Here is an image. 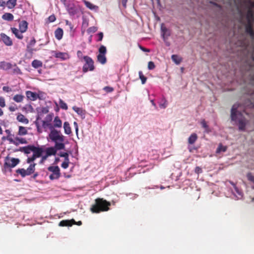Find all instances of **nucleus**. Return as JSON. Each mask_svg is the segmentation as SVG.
<instances>
[{"label": "nucleus", "instance_id": "f257e3e1", "mask_svg": "<svg viewBox=\"0 0 254 254\" xmlns=\"http://www.w3.org/2000/svg\"><path fill=\"white\" fill-rule=\"evenodd\" d=\"M111 205V202L107 201L103 198H97L95 199L94 204L91 205L90 211L93 213L107 211L110 209L109 207Z\"/></svg>", "mask_w": 254, "mask_h": 254}, {"label": "nucleus", "instance_id": "f03ea898", "mask_svg": "<svg viewBox=\"0 0 254 254\" xmlns=\"http://www.w3.org/2000/svg\"><path fill=\"white\" fill-rule=\"evenodd\" d=\"M28 22L25 20H22L19 23V29L15 27H11V31L15 36L18 39L23 38V33L25 32L28 29Z\"/></svg>", "mask_w": 254, "mask_h": 254}, {"label": "nucleus", "instance_id": "7ed1b4c3", "mask_svg": "<svg viewBox=\"0 0 254 254\" xmlns=\"http://www.w3.org/2000/svg\"><path fill=\"white\" fill-rule=\"evenodd\" d=\"M83 59L85 62L82 67V71L86 73L89 71H93L95 69L94 61L89 56H85L83 57Z\"/></svg>", "mask_w": 254, "mask_h": 254}, {"label": "nucleus", "instance_id": "20e7f679", "mask_svg": "<svg viewBox=\"0 0 254 254\" xmlns=\"http://www.w3.org/2000/svg\"><path fill=\"white\" fill-rule=\"evenodd\" d=\"M49 136L50 139L55 142H64V136L61 134V131L55 128H51Z\"/></svg>", "mask_w": 254, "mask_h": 254}, {"label": "nucleus", "instance_id": "39448f33", "mask_svg": "<svg viewBox=\"0 0 254 254\" xmlns=\"http://www.w3.org/2000/svg\"><path fill=\"white\" fill-rule=\"evenodd\" d=\"M36 165V164L34 163L31 164L26 170L24 168L18 169L16 171V172L20 174L22 178L26 176H29L34 173Z\"/></svg>", "mask_w": 254, "mask_h": 254}, {"label": "nucleus", "instance_id": "423d86ee", "mask_svg": "<svg viewBox=\"0 0 254 254\" xmlns=\"http://www.w3.org/2000/svg\"><path fill=\"white\" fill-rule=\"evenodd\" d=\"M48 170L52 173L49 176L51 180L58 179L61 176L60 169L58 166H49Z\"/></svg>", "mask_w": 254, "mask_h": 254}, {"label": "nucleus", "instance_id": "0eeeda50", "mask_svg": "<svg viewBox=\"0 0 254 254\" xmlns=\"http://www.w3.org/2000/svg\"><path fill=\"white\" fill-rule=\"evenodd\" d=\"M19 161L17 158H10L7 156L5 159L4 167L5 168H13L19 163Z\"/></svg>", "mask_w": 254, "mask_h": 254}, {"label": "nucleus", "instance_id": "6e6552de", "mask_svg": "<svg viewBox=\"0 0 254 254\" xmlns=\"http://www.w3.org/2000/svg\"><path fill=\"white\" fill-rule=\"evenodd\" d=\"M73 224L80 226L82 225V222L81 221L76 222L73 219L71 220H63L60 222L59 225L61 227H64L71 226Z\"/></svg>", "mask_w": 254, "mask_h": 254}, {"label": "nucleus", "instance_id": "1a4fd4ad", "mask_svg": "<svg viewBox=\"0 0 254 254\" xmlns=\"http://www.w3.org/2000/svg\"><path fill=\"white\" fill-rule=\"evenodd\" d=\"M0 40L7 46H11L13 45L12 39L5 33L0 34Z\"/></svg>", "mask_w": 254, "mask_h": 254}, {"label": "nucleus", "instance_id": "9d476101", "mask_svg": "<svg viewBox=\"0 0 254 254\" xmlns=\"http://www.w3.org/2000/svg\"><path fill=\"white\" fill-rule=\"evenodd\" d=\"M25 94L27 99L31 101H35L37 99H41L39 95L35 92L31 91H27Z\"/></svg>", "mask_w": 254, "mask_h": 254}, {"label": "nucleus", "instance_id": "9b49d317", "mask_svg": "<svg viewBox=\"0 0 254 254\" xmlns=\"http://www.w3.org/2000/svg\"><path fill=\"white\" fill-rule=\"evenodd\" d=\"M44 150L42 148L33 146L32 149V152H33V155L35 156L37 158L41 157L43 152Z\"/></svg>", "mask_w": 254, "mask_h": 254}, {"label": "nucleus", "instance_id": "f8f14e48", "mask_svg": "<svg viewBox=\"0 0 254 254\" xmlns=\"http://www.w3.org/2000/svg\"><path fill=\"white\" fill-rule=\"evenodd\" d=\"M62 127V121L58 116L55 117L53 121V125L51 128H61Z\"/></svg>", "mask_w": 254, "mask_h": 254}, {"label": "nucleus", "instance_id": "ddd939ff", "mask_svg": "<svg viewBox=\"0 0 254 254\" xmlns=\"http://www.w3.org/2000/svg\"><path fill=\"white\" fill-rule=\"evenodd\" d=\"M46 121H42V126L44 127H49L51 129V126L52 125L50 123V122L52 120V115L49 114L46 117Z\"/></svg>", "mask_w": 254, "mask_h": 254}, {"label": "nucleus", "instance_id": "4468645a", "mask_svg": "<svg viewBox=\"0 0 254 254\" xmlns=\"http://www.w3.org/2000/svg\"><path fill=\"white\" fill-rule=\"evenodd\" d=\"M246 32L252 37L254 36V31L251 22L249 20L248 23L246 26Z\"/></svg>", "mask_w": 254, "mask_h": 254}, {"label": "nucleus", "instance_id": "2eb2a0df", "mask_svg": "<svg viewBox=\"0 0 254 254\" xmlns=\"http://www.w3.org/2000/svg\"><path fill=\"white\" fill-rule=\"evenodd\" d=\"M12 67V64L5 62H0V69L7 70Z\"/></svg>", "mask_w": 254, "mask_h": 254}, {"label": "nucleus", "instance_id": "dca6fc26", "mask_svg": "<svg viewBox=\"0 0 254 254\" xmlns=\"http://www.w3.org/2000/svg\"><path fill=\"white\" fill-rule=\"evenodd\" d=\"M238 106L236 104L234 105L231 109V118L232 121H236L237 119V108Z\"/></svg>", "mask_w": 254, "mask_h": 254}, {"label": "nucleus", "instance_id": "f3484780", "mask_svg": "<svg viewBox=\"0 0 254 254\" xmlns=\"http://www.w3.org/2000/svg\"><path fill=\"white\" fill-rule=\"evenodd\" d=\"M63 34L64 31L61 28H58L55 31V36L58 40H60L63 38Z\"/></svg>", "mask_w": 254, "mask_h": 254}, {"label": "nucleus", "instance_id": "a211bd4d", "mask_svg": "<svg viewBox=\"0 0 254 254\" xmlns=\"http://www.w3.org/2000/svg\"><path fill=\"white\" fill-rule=\"evenodd\" d=\"M55 57L62 60H65L69 59V55L66 53L58 52L56 53Z\"/></svg>", "mask_w": 254, "mask_h": 254}, {"label": "nucleus", "instance_id": "6ab92c4d", "mask_svg": "<svg viewBox=\"0 0 254 254\" xmlns=\"http://www.w3.org/2000/svg\"><path fill=\"white\" fill-rule=\"evenodd\" d=\"M18 121L19 122L28 124L29 123V120L27 119L23 115L19 114L16 118Z\"/></svg>", "mask_w": 254, "mask_h": 254}, {"label": "nucleus", "instance_id": "aec40b11", "mask_svg": "<svg viewBox=\"0 0 254 254\" xmlns=\"http://www.w3.org/2000/svg\"><path fill=\"white\" fill-rule=\"evenodd\" d=\"M57 153L56 149L54 147H48L46 150V155L47 156L56 155Z\"/></svg>", "mask_w": 254, "mask_h": 254}, {"label": "nucleus", "instance_id": "412c9836", "mask_svg": "<svg viewBox=\"0 0 254 254\" xmlns=\"http://www.w3.org/2000/svg\"><path fill=\"white\" fill-rule=\"evenodd\" d=\"M33 146L34 145H28L27 146L22 147L20 148L19 151L28 154L32 152V149L33 148Z\"/></svg>", "mask_w": 254, "mask_h": 254}, {"label": "nucleus", "instance_id": "4be33fe9", "mask_svg": "<svg viewBox=\"0 0 254 254\" xmlns=\"http://www.w3.org/2000/svg\"><path fill=\"white\" fill-rule=\"evenodd\" d=\"M64 133L66 134H70L72 132L70 125L67 122H65L64 123Z\"/></svg>", "mask_w": 254, "mask_h": 254}, {"label": "nucleus", "instance_id": "5701e85b", "mask_svg": "<svg viewBox=\"0 0 254 254\" xmlns=\"http://www.w3.org/2000/svg\"><path fill=\"white\" fill-rule=\"evenodd\" d=\"M83 2L85 6L88 7L89 9L91 10L97 9H98V6L95 5H94L92 3L89 1H88L86 0H83Z\"/></svg>", "mask_w": 254, "mask_h": 254}, {"label": "nucleus", "instance_id": "b1692460", "mask_svg": "<svg viewBox=\"0 0 254 254\" xmlns=\"http://www.w3.org/2000/svg\"><path fill=\"white\" fill-rule=\"evenodd\" d=\"M97 57L98 62L101 64H104L106 63L107 59L105 55L98 54Z\"/></svg>", "mask_w": 254, "mask_h": 254}, {"label": "nucleus", "instance_id": "393cba45", "mask_svg": "<svg viewBox=\"0 0 254 254\" xmlns=\"http://www.w3.org/2000/svg\"><path fill=\"white\" fill-rule=\"evenodd\" d=\"M10 69L12 74H22V73L20 69L15 64L12 65V67Z\"/></svg>", "mask_w": 254, "mask_h": 254}, {"label": "nucleus", "instance_id": "a878e982", "mask_svg": "<svg viewBox=\"0 0 254 254\" xmlns=\"http://www.w3.org/2000/svg\"><path fill=\"white\" fill-rule=\"evenodd\" d=\"M24 99V96L21 94H16L13 97V100L17 103L22 102Z\"/></svg>", "mask_w": 254, "mask_h": 254}, {"label": "nucleus", "instance_id": "bb28decb", "mask_svg": "<svg viewBox=\"0 0 254 254\" xmlns=\"http://www.w3.org/2000/svg\"><path fill=\"white\" fill-rule=\"evenodd\" d=\"M172 61L177 64H179L182 61V58L177 55H173L171 56Z\"/></svg>", "mask_w": 254, "mask_h": 254}, {"label": "nucleus", "instance_id": "cd10ccee", "mask_svg": "<svg viewBox=\"0 0 254 254\" xmlns=\"http://www.w3.org/2000/svg\"><path fill=\"white\" fill-rule=\"evenodd\" d=\"M2 18L3 20L11 21L13 20L14 16L13 15L10 13H5L2 16Z\"/></svg>", "mask_w": 254, "mask_h": 254}, {"label": "nucleus", "instance_id": "c85d7f7f", "mask_svg": "<svg viewBox=\"0 0 254 254\" xmlns=\"http://www.w3.org/2000/svg\"><path fill=\"white\" fill-rule=\"evenodd\" d=\"M197 139V135L196 133H193L190 135L188 139V143L190 144H193Z\"/></svg>", "mask_w": 254, "mask_h": 254}, {"label": "nucleus", "instance_id": "c756f323", "mask_svg": "<svg viewBox=\"0 0 254 254\" xmlns=\"http://www.w3.org/2000/svg\"><path fill=\"white\" fill-rule=\"evenodd\" d=\"M17 0H8L6 2V5L9 9L13 8L16 5Z\"/></svg>", "mask_w": 254, "mask_h": 254}, {"label": "nucleus", "instance_id": "7c9ffc66", "mask_svg": "<svg viewBox=\"0 0 254 254\" xmlns=\"http://www.w3.org/2000/svg\"><path fill=\"white\" fill-rule=\"evenodd\" d=\"M246 121L245 119H241L239 121V128L241 130H245L246 127Z\"/></svg>", "mask_w": 254, "mask_h": 254}, {"label": "nucleus", "instance_id": "2f4dec72", "mask_svg": "<svg viewBox=\"0 0 254 254\" xmlns=\"http://www.w3.org/2000/svg\"><path fill=\"white\" fill-rule=\"evenodd\" d=\"M54 147L56 149V151L57 150L64 149L65 148V145L63 142H58V141H57L55 142V145Z\"/></svg>", "mask_w": 254, "mask_h": 254}, {"label": "nucleus", "instance_id": "473e14b6", "mask_svg": "<svg viewBox=\"0 0 254 254\" xmlns=\"http://www.w3.org/2000/svg\"><path fill=\"white\" fill-rule=\"evenodd\" d=\"M32 66L35 68L41 67L42 66V62L40 61L35 60L32 62Z\"/></svg>", "mask_w": 254, "mask_h": 254}, {"label": "nucleus", "instance_id": "72a5a7b5", "mask_svg": "<svg viewBox=\"0 0 254 254\" xmlns=\"http://www.w3.org/2000/svg\"><path fill=\"white\" fill-rule=\"evenodd\" d=\"M72 109L79 115L83 116L84 115V110L79 107H77L76 106H73L72 107Z\"/></svg>", "mask_w": 254, "mask_h": 254}, {"label": "nucleus", "instance_id": "f704fd0d", "mask_svg": "<svg viewBox=\"0 0 254 254\" xmlns=\"http://www.w3.org/2000/svg\"><path fill=\"white\" fill-rule=\"evenodd\" d=\"M65 24L66 25L68 26L69 28L70 29V33L72 35V36H73L75 31L73 25L68 20L65 21Z\"/></svg>", "mask_w": 254, "mask_h": 254}, {"label": "nucleus", "instance_id": "c9c22d12", "mask_svg": "<svg viewBox=\"0 0 254 254\" xmlns=\"http://www.w3.org/2000/svg\"><path fill=\"white\" fill-rule=\"evenodd\" d=\"M27 134V130L26 127L22 126L19 127L18 134L20 135H24Z\"/></svg>", "mask_w": 254, "mask_h": 254}, {"label": "nucleus", "instance_id": "e433bc0d", "mask_svg": "<svg viewBox=\"0 0 254 254\" xmlns=\"http://www.w3.org/2000/svg\"><path fill=\"white\" fill-rule=\"evenodd\" d=\"M227 149V146L222 145V144H219L216 150V153H218L221 152H225Z\"/></svg>", "mask_w": 254, "mask_h": 254}, {"label": "nucleus", "instance_id": "4c0bfd02", "mask_svg": "<svg viewBox=\"0 0 254 254\" xmlns=\"http://www.w3.org/2000/svg\"><path fill=\"white\" fill-rule=\"evenodd\" d=\"M59 105L61 109H64V110H67L68 109L67 104L63 100L61 99L59 100Z\"/></svg>", "mask_w": 254, "mask_h": 254}, {"label": "nucleus", "instance_id": "58836bf2", "mask_svg": "<svg viewBox=\"0 0 254 254\" xmlns=\"http://www.w3.org/2000/svg\"><path fill=\"white\" fill-rule=\"evenodd\" d=\"M138 74L139 78L141 80L142 84H145V83L146 81L147 78L143 74L142 72L141 71H139Z\"/></svg>", "mask_w": 254, "mask_h": 254}, {"label": "nucleus", "instance_id": "ea45409f", "mask_svg": "<svg viewBox=\"0 0 254 254\" xmlns=\"http://www.w3.org/2000/svg\"><path fill=\"white\" fill-rule=\"evenodd\" d=\"M99 54L106 55L107 53V49L105 46L102 45L99 49Z\"/></svg>", "mask_w": 254, "mask_h": 254}, {"label": "nucleus", "instance_id": "a19ab883", "mask_svg": "<svg viewBox=\"0 0 254 254\" xmlns=\"http://www.w3.org/2000/svg\"><path fill=\"white\" fill-rule=\"evenodd\" d=\"M201 125L202 126V127L205 129L206 132H209L208 126L207 125V124L204 120H202L201 122Z\"/></svg>", "mask_w": 254, "mask_h": 254}, {"label": "nucleus", "instance_id": "79ce46f5", "mask_svg": "<svg viewBox=\"0 0 254 254\" xmlns=\"http://www.w3.org/2000/svg\"><path fill=\"white\" fill-rule=\"evenodd\" d=\"M97 31V27L95 26H92L89 27L87 31L88 33H94Z\"/></svg>", "mask_w": 254, "mask_h": 254}, {"label": "nucleus", "instance_id": "37998d69", "mask_svg": "<svg viewBox=\"0 0 254 254\" xmlns=\"http://www.w3.org/2000/svg\"><path fill=\"white\" fill-rule=\"evenodd\" d=\"M36 40L34 37H33L32 39L30 40V42L27 45V48L30 49V48L34 46Z\"/></svg>", "mask_w": 254, "mask_h": 254}, {"label": "nucleus", "instance_id": "c03bdc74", "mask_svg": "<svg viewBox=\"0 0 254 254\" xmlns=\"http://www.w3.org/2000/svg\"><path fill=\"white\" fill-rule=\"evenodd\" d=\"M247 177L249 181L254 183V176H253L251 173H248L247 174Z\"/></svg>", "mask_w": 254, "mask_h": 254}, {"label": "nucleus", "instance_id": "a18cd8bd", "mask_svg": "<svg viewBox=\"0 0 254 254\" xmlns=\"http://www.w3.org/2000/svg\"><path fill=\"white\" fill-rule=\"evenodd\" d=\"M15 140H16V141H18L19 143H21V144H26V143H27V141L26 140V139L23 138L16 137L15 138Z\"/></svg>", "mask_w": 254, "mask_h": 254}, {"label": "nucleus", "instance_id": "49530a36", "mask_svg": "<svg viewBox=\"0 0 254 254\" xmlns=\"http://www.w3.org/2000/svg\"><path fill=\"white\" fill-rule=\"evenodd\" d=\"M59 155L62 157L64 158V160H69L68 158V154L67 152H63L60 153Z\"/></svg>", "mask_w": 254, "mask_h": 254}, {"label": "nucleus", "instance_id": "de8ad7c7", "mask_svg": "<svg viewBox=\"0 0 254 254\" xmlns=\"http://www.w3.org/2000/svg\"><path fill=\"white\" fill-rule=\"evenodd\" d=\"M69 163V160H64V162H63V163L61 165V166L64 169H66L68 167Z\"/></svg>", "mask_w": 254, "mask_h": 254}, {"label": "nucleus", "instance_id": "09e8293b", "mask_svg": "<svg viewBox=\"0 0 254 254\" xmlns=\"http://www.w3.org/2000/svg\"><path fill=\"white\" fill-rule=\"evenodd\" d=\"M56 18L55 15H54V14L51 15L50 16H49V17L48 18V21L47 22V23L53 22L56 20Z\"/></svg>", "mask_w": 254, "mask_h": 254}, {"label": "nucleus", "instance_id": "8fccbe9b", "mask_svg": "<svg viewBox=\"0 0 254 254\" xmlns=\"http://www.w3.org/2000/svg\"><path fill=\"white\" fill-rule=\"evenodd\" d=\"M103 90L107 93H110L114 91V88L110 86H105L104 87Z\"/></svg>", "mask_w": 254, "mask_h": 254}, {"label": "nucleus", "instance_id": "3c124183", "mask_svg": "<svg viewBox=\"0 0 254 254\" xmlns=\"http://www.w3.org/2000/svg\"><path fill=\"white\" fill-rule=\"evenodd\" d=\"M161 30H162V32H163V38H165V35H167V36L169 35V34H167L168 29L166 27L161 26Z\"/></svg>", "mask_w": 254, "mask_h": 254}, {"label": "nucleus", "instance_id": "603ef678", "mask_svg": "<svg viewBox=\"0 0 254 254\" xmlns=\"http://www.w3.org/2000/svg\"><path fill=\"white\" fill-rule=\"evenodd\" d=\"M17 107L16 105L13 104L9 106L8 109L10 112H14L16 110H17Z\"/></svg>", "mask_w": 254, "mask_h": 254}, {"label": "nucleus", "instance_id": "864d4df0", "mask_svg": "<svg viewBox=\"0 0 254 254\" xmlns=\"http://www.w3.org/2000/svg\"><path fill=\"white\" fill-rule=\"evenodd\" d=\"M155 66L154 63L153 62H149L148 63V68L150 70L153 69L155 68Z\"/></svg>", "mask_w": 254, "mask_h": 254}, {"label": "nucleus", "instance_id": "5fc2aeb1", "mask_svg": "<svg viewBox=\"0 0 254 254\" xmlns=\"http://www.w3.org/2000/svg\"><path fill=\"white\" fill-rule=\"evenodd\" d=\"M37 158L34 156L33 155L30 157H28L27 159V163H31L33 162Z\"/></svg>", "mask_w": 254, "mask_h": 254}, {"label": "nucleus", "instance_id": "6e6d98bb", "mask_svg": "<svg viewBox=\"0 0 254 254\" xmlns=\"http://www.w3.org/2000/svg\"><path fill=\"white\" fill-rule=\"evenodd\" d=\"M5 106V100L3 97H0V106L4 107Z\"/></svg>", "mask_w": 254, "mask_h": 254}, {"label": "nucleus", "instance_id": "4d7b16f0", "mask_svg": "<svg viewBox=\"0 0 254 254\" xmlns=\"http://www.w3.org/2000/svg\"><path fill=\"white\" fill-rule=\"evenodd\" d=\"M2 90L5 92L8 93L11 92L12 91V89L9 86H3L2 87Z\"/></svg>", "mask_w": 254, "mask_h": 254}, {"label": "nucleus", "instance_id": "13d9d810", "mask_svg": "<svg viewBox=\"0 0 254 254\" xmlns=\"http://www.w3.org/2000/svg\"><path fill=\"white\" fill-rule=\"evenodd\" d=\"M97 36L98 37V39L97 40V41H101L103 38V33L102 32H99Z\"/></svg>", "mask_w": 254, "mask_h": 254}, {"label": "nucleus", "instance_id": "bf43d9fd", "mask_svg": "<svg viewBox=\"0 0 254 254\" xmlns=\"http://www.w3.org/2000/svg\"><path fill=\"white\" fill-rule=\"evenodd\" d=\"M247 17L248 18H249L250 17L252 18L253 17V11L251 9H249L248 10Z\"/></svg>", "mask_w": 254, "mask_h": 254}, {"label": "nucleus", "instance_id": "052dcab7", "mask_svg": "<svg viewBox=\"0 0 254 254\" xmlns=\"http://www.w3.org/2000/svg\"><path fill=\"white\" fill-rule=\"evenodd\" d=\"M77 56L80 59H81L82 58L83 59V57H84L83 56L82 52L80 51H78L77 52Z\"/></svg>", "mask_w": 254, "mask_h": 254}, {"label": "nucleus", "instance_id": "680f3d73", "mask_svg": "<svg viewBox=\"0 0 254 254\" xmlns=\"http://www.w3.org/2000/svg\"><path fill=\"white\" fill-rule=\"evenodd\" d=\"M167 101L166 100H164L163 103H161L159 104L160 107L162 108H165L167 107Z\"/></svg>", "mask_w": 254, "mask_h": 254}, {"label": "nucleus", "instance_id": "e2e57ef3", "mask_svg": "<svg viewBox=\"0 0 254 254\" xmlns=\"http://www.w3.org/2000/svg\"><path fill=\"white\" fill-rule=\"evenodd\" d=\"M48 157V156H47L46 155L43 156L39 163L40 164L43 163V162L47 159Z\"/></svg>", "mask_w": 254, "mask_h": 254}, {"label": "nucleus", "instance_id": "0e129e2a", "mask_svg": "<svg viewBox=\"0 0 254 254\" xmlns=\"http://www.w3.org/2000/svg\"><path fill=\"white\" fill-rule=\"evenodd\" d=\"M195 173L199 174L202 172V170L199 167H196L195 169Z\"/></svg>", "mask_w": 254, "mask_h": 254}, {"label": "nucleus", "instance_id": "69168bd1", "mask_svg": "<svg viewBox=\"0 0 254 254\" xmlns=\"http://www.w3.org/2000/svg\"><path fill=\"white\" fill-rule=\"evenodd\" d=\"M5 5H6V2H5L3 0H0V6L5 7Z\"/></svg>", "mask_w": 254, "mask_h": 254}, {"label": "nucleus", "instance_id": "338daca9", "mask_svg": "<svg viewBox=\"0 0 254 254\" xmlns=\"http://www.w3.org/2000/svg\"><path fill=\"white\" fill-rule=\"evenodd\" d=\"M128 0H122V3L123 6L126 8L127 7V3Z\"/></svg>", "mask_w": 254, "mask_h": 254}, {"label": "nucleus", "instance_id": "774afa93", "mask_svg": "<svg viewBox=\"0 0 254 254\" xmlns=\"http://www.w3.org/2000/svg\"><path fill=\"white\" fill-rule=\"evenodd\" d=\"M9 140L10 141V142L16 145H18L19 144L18 141L17 142V141H14L12 139H9Z\"/></svg>", "mask_w": 254, "mask_h": 254}]
</instances>
